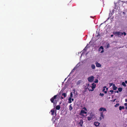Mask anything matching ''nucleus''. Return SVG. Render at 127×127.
<instances>
[{"label": "nucleus", "mask_w": 127, "mask_h": 127, "mask_svg": "<svg viewBox=\"0 0 127 127\" xmlns=\"http://www.w3.org/2000/svg\"><path fill=\"white\" fill-rule=\"evenodd\" d=\"M71 105V104L69 106V109L70 111H71L73 109V108Z\"/></svg>", "instance_id": "nucleus-21"}, {"label": "nucleus", "mask_w": 127, "mask_h": 127, "mask_svg": "<svg viewBox=\"0 0 127 127\" xmlns=\"http://www.w3.org/2000/svg\"><path fill=\"white\" fill-rule=\"evenodd\" d=\"M118 90L119 92H121L122 90V88L120 87L118 88Z\"/></svg>", "instance_id": "nucleus-20"}, {"label": "nucleus", "mask_w": 127, "mask_h": 127, "mask_svg": "<svg viewBox=\"0 0 127 127\" xmlns=\"http://www.w3.org/2000/svg\"><path fill=\"white\" fill-rule=\"evenodd\" d=\"M99 111H102V110L103 111H106V108H103V107H101L99 109Z\"/></svg>", "instance_id": "nucleus-9"}, {"label": "nucleus", "mask_w": 127, "mask_h": 127, "mask_svg": "<svg viewBox=\"0 0 127 127\" xmlns=\"http://www.w3.org/2000/svg\"><path fill=\"white\" fill-rule=\"evenodd\" d=\"M125 83L124 82H123L122 83V85L124 86H126V85L125 84Z\"/></svg>", "instance_id": "nucleus-23"}, {"label": "nucleus", "mask_w": 127, "mask_h": 127, "mask_svg": "<svg viewBox=\"0 0 127 127\" xmlns=\"http://www.w3.org/2000/svg\"><path fill=\"white\" fill-rule=\"evenodd\" d=\"M109 84H110V87H111V86H112L113 85V83H110Z\"/></svg>", "instance_id": "nucleus-32"}, {"label": "nucleus", "mask_w": 127, "mask_h": 127, "mask_svg": "<svg viewBox=\"0 0 127 127\" xmlns=\"http://www.w3.org/2000/svg\"><path fill=\"white\" fill-rule=\"evenodd\" d=\"M87 112L83 110H82L80 111V115L83 116H84L83 115V114H87Z\"/></svg>", "instance_id": "nucleus-5"}, {"label": "nucleus", "mask_w": 127, "mask_h": 127, "mask_svg": "<svg viewBox=\"0 0 127 127\" xmlns=\"http://www.w3.org/2000/svg\"><path fill=\"white\" fill-rule=\"evenodd\" d=\"M82 81L81 80H79L76 83V84L77 85H79L82 82Z\"/></svg>", "instance_id": "nucleus-14"}, {"label": "nucleus", "mask_w": 127, "mask_h": 127, "mask_svg": "<svg viewBox=\"0 0 127 127\" xmlns=\"http://www.w3.org/2000/svg\"><path fill=\"white\" fill-rule=\"evenodd\" d=\"M94 124L95 125L96 127L99 126L100 124V123L98 122H95Z\"/></svg>", "instance_id": "nucleus-10"}, {"label": "nucleus", "mask_w": 127, "mask_h": 127, "mask_svg": "<svg viewBox=\"0 0 127 127\" xmlns=\"http://www.w3.org/2000/svg\"><path fill=\"white\" fill-rule=\"evenodd\" d=\"M124 107L123 106H120L119 107V109L120 110H121L122 109H124Z\"/></svg>", "instance_id": "nucleus-18"}, {"label": "nucleus", "mask_w": 127, "mask_h": 127, "mask_svg": "<svg viewBox=\"0 0 127 127\" xmlns=\"http://www.w3.org/2000/svg\"><path fill=\"white\" fill-rule=\"evenodd\" d=\"M125 82V83H126V84H127V80H126Z\"/></svg>", "instance_id": "nucleus-40"}, {"label": "nucleus", "mask_w": 127, "mask_h": 127, "mask_svg": "<svg viewBox=\"0 0 127 127\" xmlns=\"http://www.w3.org/2000/svg\"><path fill=\"white\" fill-rule=\"evenodd\" d=\"M119 91H115V93H116H116H119Z\"/></svg>", "instance_id": "nucleus-35"}, {"label": "nucleus", "mask_w": 127, "mask_h": 127, "mask_svg": "<svg viewBox=\"0 0 127 127\" xmlns=\"http://www.w3.org/2000/svg\"><path fill=\"white\" fill-rule=\"evenodd\" d=\"M116 99H115L114 100V101H113L114 102L115 101V100H116Z\"/></svg>", "instance_id": "nucleus-48"}, {"label": "nucleus", "mask_w": 127, "mask_h": 127, "mask_svg": "<svg viewBox=\"0 0 127 127\" xmlns=\"http://www.w3.org/2000/svg\"><path fill=\"white\" fill-rule=\"evenodd\" d=\"M104 92V93H105V94H106V93H107V91H105Z\"/></svg>", "instance_id": "nucleus-39"}, {"label": "nucleus", "mask_w": 127, "mask_h": 127, "mask_svg": "<svg viewBox=\"0 0 127 127\" xmlns=\"http://www.w3.org/2000/svg\"><path fill=\"white\" fill-rule=\"evenodd\" d=\"M100 120H101V118H103L104 116V115L103 114V112H102L100 113Z\"/></svg>", "instance_id": "nucleus-8"}, {"label": "nucleus", "mask_w": 127, "mask_h": 127, "mask_svg": "<svg viewBox=\"0 0 127 127\" xmlns=\"http://www.w3.org/2000/svg\"><path fill=\"white\" fill-rule=\"evenodd\" d=\"M99 34H98V35H96V36H97V37H98V36H99Z\"/></svg>", "instance_id": "nucleus-43"}, {"label": "nucleus", "mask_w": 127, "mask_h": 127, "mask_svg": "<svg viewBox=\"0 0 127 127\" xmlns=\"http://www.w3.org/2000/svg\"><path fill=\"white\" fill-rule=\"evenodd\" d=\"M72 102L71 98H69L68 99V102L69 103H71Z\"/></svg>", "instance_id": "nucleus-17"}, {"label": "nucleus", "mask_w": 127, "mask_h": 127, "mask_svg": "<svg viewBox=\"0 0 127 127\" xmlns=\"http://www.w3.org/2000/svg\"><path fill=\"white\" fill-rule=\"evenodd\" d=\"M106 86H104V87H103V88H105H105H106Z\"/></svg>", "instance_id": "nucleus-46"}, {"label": "nucleus", "mask_w": 127, "mask_h": 127, "mask_svg": "<svg viewBox=\"0 0 127 127\" xmlns=\"http://www.w3.org/2000/svg\"><path fill=\"white\" fill-rule=\"evenodd\" d=\"M57 95H55L54 96L51 98L50 99V101L52 103H53V105H56L57 101L56 102V100H55L57 96Z\"/></svg>", "instance_id": "nucleus-1"}, {"label": "nucleus", "mask_w": 127, "mask_h": 127, "mask_svg": "<svg viewBox=\"0 0 127 127\" xmlns=\"http://www.w3.org/2000/svg\"><path fill=\"white\" fill-rule=\"evenodd\" d=\"M119 105V103L116 104L115 105V107H117Z\"/></svg>", "instance_id": "nucleus-30"}, {"label": "nucleus", "mask_w": 127, "mask_h": 127, "mask_svg": "<svg viewBox=\"0 0 127 127\" xmlns=\"http://www.w3.org/2000/svg\"><path fill=\"white\" fill-rule=\"evenodd\" d=\"M91 91H93V90H91Z\"/></svg>", "instance_id": "nucleus-52"}, {"label": "nucleus", "mask_w": 127, "mask_h": 127, "mask_svg": "<svg viewBox=\"0 0 127 127\" xmlns=\"http://www.w3.org/2000/svg\"><path fill=\"white\" fill-rule=\"evenodd\" d=\"M60 106L59 105L57 106L56 107V110H59L60 109Z\"/></svg>", "instance_id": "nucleus-16"}, {"label": "nucleus", "mask_w": 127, "mask_h": 127, "mask_svg": "<svg viewBox=\"0 0 127 127\" xmlns=\"http://www.w3.org/2000/svg\"><path fill=\"white\" fill-rule=\"evenodd\" d=\"M61 98L62 99H63L64 98V97H62V96H61Z\"/></svg>", "instance_id": "nucleus-45"}, {"label": "nucleus", "mask_w": 127, "mask_h": 127, "mask_svg": "<svg viewBox=\"0 0 127 127\" xmlns=\"http://www.w3.org/2000/svg\"><path fill=\"white\" fill-rule=\"evenodd\" d=\"M94 116V114L92 113H91L90 116L87 117V119L88 121L91 120L93 118V116Z\"/></svg>", "instance_id": "nucleus-4"}, {"label": "nucleus", "mask_w": 127, "mask_h": 127, "mask_svg": "<svg viewBox=\"0 0 127 127\" xmlns=\"http://www.w3.org/2000/svg\"><path fill=\"white\" fill-rule=\"evenodd\" d=\"M92 68L93 69H95V66L94 64H92L91 66Z\"/></svg>", "instance_id": "nucleus-19"}, {"label": "nucleus", "mask_w": 127, "mask_h": 127, "mask_svg": "<svg viewBox=\"0 0 127 127\" xmlns=\"http://www.w3.org/2000/svg\"><path fill=\"white\" fill-rule=\"evenodd\" d=\"M92 88L93 89H94L96 87V84H95L94 83H93L92 84Z\"/></svg>", "instance_id": "nucleus-12"}, {"label": "nucleus", "mask_w": 127, "mask_h": 127, "mask_svg": "<svg viewBox=\"0 0 127 127\" xmlns=\"http://www.w3.org/2000/svg\"><path fill=\"white\" fill-rule=\"evenodd\" d=\"M124 105L125 106H127V103H125L124 104Z\"/></svg>", "instance_id": "nucleus-38"}, {"label": "nucleus", "mask_w": 127, "mask_h": 127, "mask_svg": "<svg viewBox=\"0 0 127 127\" xmlns=\"http://www.w3.org/2000/svg\"><path fill=\"white\" fill-rule=\"evenodd\" d=\"M112 87L113 89L114 90H116L117 89V87L115 86L114 84H113Z\"/></svg>", "instance_id": "nucleus-13"}, {"label": "nucleus", "mask_w": 127, "mask_h": 127, "mask_svg": "<svg viewBox=\"0 0 127 127\" xmlns=\"http://www.w3.org/2000/svg\"><path fill=\"white\" fill-rule=\"evenodd\" d=\"M88 89L89 91H90V89L89 88H88V87H85L84 89V90L83 91V92L84 93H85L87 91V90Z\"/></svg>", "instance_id": "nucleus-11"}, {"label": "nucleus", "mask_w": 127, "mask_h": 127, "mask_svg": "<svg viewBox=\"0 0 127 127\" xmlns=\"http://www.w3.org/2000/svg\"><path fill=\"white\" fill-rule=\"evenodd\" d=\"M114 92V91L113 90H110V92L112 93L111 94H112Z\"/></svg>", "instance_id": "nucleus-31"}, {"label": "nucleus", "mask_w": 127, "mask_h": 127, "mask_svg": "<svg viewBox=\"0 0 127 127\" xmlns=\"http://www.w3.org/2000/svg\"><path fill=\"white\" fill-rule=\"evenodd\" d=\"M107 48H108L109 47V44L108 43H107L106 45Z\"/></svg>", "instance_id": "nucleus-28"}, {"label": "nucleus", "mask_w": 127, "mask_h": 127, "mask_svg": "<svg viewBox=\"0 0 127 127\" xmlns=\"http://www.w3.org/2000/svg\"><path fill=\"white\" fill-rule=\"evenodd\" d=\"M99 95L102 96H103L104 95V94L103 93H100L99 94Z\"/></svg>", "instance_id": "nucleus-29"}, {"label": "nucleus", "mask_w": 127, "mask_h": 127, "mask_svg": "<svg viewBox=\"0 0 127 127\" xmlns=\"http://www.w3.org/2000/svg\"><path fill=\"white\" fill-rule=\"evenodd\" d=\"M73 91L74 92V93L75 92V89H74L73 90Z\"/></svg>", "instance_id": "nucleus-37"}, {"label": "nucleus", "mask_w": 127, "mask_h": 127, "mask_svg": "<svg viewBox=\"0 0 127 127\" xmlns=\"http://www.w3.org/2000/svg\"><path fill=\"white\" fill-rule=\"evenodd\" d=\"M74 99L73 98H71V100L72 101H73L74 100Z\"/></svg>", "instance_id": "nucleus-42"}, {"label": "nucleus", "mask_w": 127, "mask_h": 127, "mask_svg": "<svg viewBox=\"0 0 127 127\" xmlns=\"http://www.w3.org/2000/svg\"><path fill=\"white\" fill-rule=\"evenodd\" d=\"M101 50H102L100 52L101 53H103L104 52V50H103V48L102 46H101L99 48V49L98 50V51H100Z\"/></svg>", "instance_id": "nucleus-6"}, {"label": "nucleus", "mask_w": 127, "mask_h": 127, "mask_svg": "<svg viewBox=\"0 0 127 127\" xmlns=\"http://www.w3.org/2000/svg\"><path fill=\"white\" fill-rule=\"evenodd\" d=\"M98 79H95L94 81V82L95 83H98Z\"/></svg>", "instance_id": "nucleus-27"}, {"label": "nucleus", "mask_w": 127, "mask_h": 127, "mask_svg": "<svg viewBox=\"0 0 127 127\" xmlns=\"http://www.w3.org/2000/svg\"><path fill=\"white\" fill-rule=\"evenodd\" d=\"M62 95L64 96V97H65L66 96V94L65 93H63L62 94Z\"/></svg>", "instance_id": "nucleus-24"}, {"label": "nucleus", "mask_w": 127, "mask_h": 127, "mask_svg": "<svg viewBox=\"0 0 127 127\" xmlns=\"http://www.w3.org/2000/svg\"><path fill=\"white\" fill-rule=\"evenodd\" d=\"M94 77L93 76L89 77L88 78V81L90 82H92L94 80Z\"/></svg>", "instance_id": "nucleus-3"}, {"label": "nucleus", "mask_w": 127, "mask_h": 127, "mask_svg": "<svg viewBox=\"0 0 127 127\" xmlns=\"http://www.w3.org/2000/svg\"><path fill=\"white\" fill-rule=\"evenodd\" d=\"M73 97V94L72 92H71L70 94V97L69 98H72Z\"/></svg>", "instance_id": "nucleus-25"}, {"label": "nucleus", "mask_w": 127, "mask_h": 127, "mask_svg": "<svg viewBox=\"0 0 127 127\" xmlns=\"http://www.w3.org/2000/svg\"><path fill=\"white\" fill-rule=\"evenodd\" d=\"M74 69H73V70H72V71H73V70H74Z\"/></svg>", "instance_id": "nucleus-51"}, {"label": "nucleus", "mask_w": 127, "mask_h": 127, "mask_svg": "<svg viewBox=\"0 0 127 127\" xmlns=\"http://www.w3.org/2000/svg\"><path fill=\"white\" fill-rule=\"evenodd\" d=\"M105 88H103V89L102 91H103V92H104V91H105Z\"/></svg>", "instance_id": "nucleus-36"}, {"label": "nucleus", "mask_w": 127, "mask_h": 127, "mask_svg": "<svg viewBox=\"0 0 127 127\" xmlns=\"http://www.w3.org/2000/svg\"><path fill=\"white\" fill-rule=\"evenodd\" d=\"M106 89L107 90L108 89V88H106Z\"/></svg>", "instance_id": "nucleus-49"}, {"label": "nucleus", "mask_w": 127, "mask_h": 127, "mask_svg": "<svg viewBox=\"0 0 127 127\" xmlns=\"http://www.w3.org/2000/svg\"><path fill=\"white\" fill-rule=\"evenodd\" d=\"M125 100L126 102H127V99H126Z\"/></svg>", "instance_id": "nucleus-44"}, {"label": "nucleus", "mask_w": 127, "mask_h": 127, "mask_svg": "<svg viewBox=\"0 0 127 127\" xmlns=\"http://www.w3.org/2000/svg\"><path fill=\"white\" fill-rule=\"evenodd\" d=\"M74 69H73V70H72V71H73V70H74Z\"/></svg>", "instance_id": "nucleus-50"}, {"label": "nucleus", "mask_w": 127, "mask_h": 127, "mask_svg": "<svg viewBox=\"0 0 127 127\" xmlns=\"http://www.w3.org/2000/svg\"><path fill=\"white\" fill-rule=\"evenodd\" d=\"M114 34L116 36H118L119 37H121L122 35L123 34V33L119 31L117 32H113Z\"/></svg>", "instance_id": "nucleus-2"}, {"label": "nucleus", "mask_w": 127, "mask_h": 127, "mask_svg": "<svg viewBox=\"0 0 127 127\" xmlns=\"http://www.w3.org/2000/svg\"><path fill=\"white\" fill-rule=\"evenodd\" d=\"M51 115H54L55 111L54 110H52L51 111Z\"/></svg>", "instance_id": "nucleus-22"}, {"label": "nucleus", "mask_w": 127, "mask_h": 127, "mask_svg": "<svg viewBox=\"0 0 127 127\" xmlns=\"http://www.w3.org/2000/svg\"><path fill=\"white\" fill-rule=\"evenodd\" d=\"M79 124L81 127H82L83 124V121L82 120H80V122L79 123Z\"/></svg>", "instance_id": "nucleus-15"}, {"label": "nucleus", "mask_w": 127, "mask_h": 127, "mask_svg": "<svg viewBox=\"0 0 127 127\" xmlns=\"http://www.w3.org/2000/svg\"><path fill=\"white\" fill-rule=\"evenodd\" d=\"M83 108V109H84L85 111H87V109H86V108L85 107H84Z\"/></svg>", "instance_id": "nucleus-34"}, {"label": "nucleus", "mask_w": 127, "mask_h": 127, "mask_svg": "<svg viewBox=\"0 0 127 127\" xmlns=\"http://www.w3.org/2000/svg\"><path fill=\"white\" fill-rule=\"evenodd\" d=\"M123 34H124L125 36L126 35V33L125 32H123Z\"/></svg>", "instance_id": "nucleus-33"}, {"label": "nucleus", "mask_w": 127, "mask_h": 127, "mask_svg": "<svg viewBox=\"0 0 127 127\" xmlns=\"http://www.w3.org/2000/svg\"><path fill=\"white\" fill-rule=\"evenodd\" d=\"M127 110V106L125 108Z\"/></svg>", "instance_id": "nucleus-47"}, {"label": "nucleus", "mask_w": 127, "mask_h": 127, "mask_svg": "<svg viewBox=\"0 0 127 127\" xmlns=\"http://www.w3.org/2000/svg\"><path fill=\"white\" fill-rule=\"evenodd\" d=\"M87 48H87V46L86 47H85V48L83 49V51H86L87 50Z\"/></svg>", "instance_id": "nucleus-26"}, {"label": "nucleus", "mask_w": 127, "mask_h": 127, "mask_svg": "<svg viewBox=\"0 0 127 127\" xmlns=\"http://www.w3.org/2000/svg\"><path fill=\"white\" fill-rule=\"evenodd\" d=\"M111 37H112L113 36V34H111Z\"/></svg>", "instance_id": "nucleus-41"}, {"label": "nucleus", "mask_w": 127, "mask_h": 127, "mask_svg": "<svg viewBox=\"0 0 127 127\" xmlns=\"http://www.w3.org/2000/svg\"><path fill=\"white\" fill-rule=\"evenodd\" d=\"M95 64L96 67H101V64L97 62H96Z\"/></svg>", "instance_id": "nucleus-7"}]
</instances>
